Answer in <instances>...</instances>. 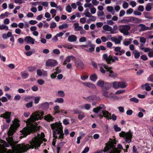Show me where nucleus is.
<instances>
[{"instance_id":"nucleus-1","label":"nucleus","mask_w":153,"mask_h":153,"mask_svg":"<svg viewBox=\"0 0 153 153\" xmlns=\"http://www.w3.org/2000/svg\"><path fill=\"white\" fill-rule=\"evenodd\" d=\"M19 126V124L16 122L14 123L11 125L7 132L8 137L6 138L7 142L0 138V153H4L7 149L4 147H9L10 146L11 147L12 150L14 153L25 152L30 148L33 149L34 148L36 150L40 146L42 143V141L40 134L38 133L30 142L31 145L28 144H25L23 143L18 144L16 146L18 142L14 140L12 136Z\"/></svg>"},{"instance_id":"nucleus-2","label":"nucleus","mask_w":153,"mask_h":153,"mask_svg":"<svg viewBox=\"0 0 153 153\" xmlns=\"http://www.w3.org/2000/svg\"><path fill=\"white\" fill-rule=\"evenodd\" d=\"M51 126L53 130V137L55 138L53 139L52 144L53 146H55L56 139H63L64 134L63 133L62 123L56 122L55 123L51 124Z\"/></svg>"},{"instance_id":"nucleus-3","label":"nucleus","mask_w":153,"mask_h":153,"mask_svg":"<svg viewBox=\"0 0 153 153\" xmlns=\"http://www.w3.org/2000/svg\"><path fill=\"white\" fill-rule=\"evenodd\" d=\"M44 114V113L43 111H37L32 114L30 118L27 119L26 123L32 124L36 120H41L43 118L42 116Z\"/></svg>"},{"instance_id":"nucleus-4","label":"nucleus","mask_w":153,"mask_h":153,"mask_svg":"<svg viewBox=\"0 0 153 153\" xmlns=\"http://www.w3.org/2000/svg\"><path fill=\"white\" fill-rule=\"evenodd\" d=\"M132 133L130 130L127 133L122 131L119 134V136L120 137H123L126 142L129 143L131 141V139L132 137Z\"/></svg>"},{"instance_id":"nucleus-5","label":"nucleus","mask_w":153,"mask_h":153,"mask_svg":"<svg viewBox=\"0 0 153 153\" xmlns=\"http://www.w3.org/2000/svg\"><path fill=\"white\" fill-rule=\"evenodd\" d=\"M103 58L108 64H110L111 61L112 62H115V59L117 61L118 60V58L117 57L114 56V57H113L111 55L108 56V54L106 53H105L103 55Z\"/></svg>"},{"instance_id":"nucleus-6","label":"nucleus","mask_w":153,"mask_h":153,"mask_svg":"<svg viewBox=\"0 0 153 153\" xmlns=\"http://www.w3.org/2000/svg\"><path fill=\"white\" fill-rule=\"evenodd\" d=\"M58 64V62L56 60L49 59L46 61L45 65L46 66L53 67L56 66Z\"/></svg>"},{"instance_id":"nucleus-7","label":"nucleus","mask_w":153,"mask_h":153,"mask_svg":"<svg viewBox=\"0 0 153 153\" xmlns=\"http://www.w3.org/2000/svg\"><path fill=\"white\" fill-rule=\"evenodd\" d=\"M86 100L89 101H98L100 100L99 97L96 95H91L87 97Z\"/></svg>"},{"instance_id":"nucleus-8","label":"nucleus","mask_w":153,"mask_h":153,"mask_svg":"<svg viewBox=\"0 0 153 153\" xmlns=\"http://www.w3.org/2000/svg\"><path fill=\"white\" fill-rule=\"evenodd\" d=\"M76 67L78 69H83L84 65L83 62L80 60H77L75 62Z\"/></svg>"},{"instance_id":"nucleus-9","label":"nucleus","mask_w":153,"mask_h":153,"mask_svg":"<svg viewBox=\"0 0 153 153\" xmlns=\"http://www.w3.org/2000/svg\"><path fill=\"white\" fill-rule=\"evenodd\" d=\"M88 44L89 45H88L89 47H91V48H89V50L86 49H84L87 52L92 53L94 51L95 46L94 45L92 44L91 42L90 41L88 42Z\"/></svg>"},{"instance_id":"nucleus-10","label":"nucleus","mask_w":153,"mask_h":153,"mask_svg":"<svg viewBox=\"0 0 153 153\" xmlns=\"http://www.w3.org/2000/svg\"><path fill=\"white\" fill-rule=\"evenodd\" d=\"M103 29L105 31H110V33L111 34H113L116 33L115 32L112 30V28L111 26L106 25H104L102 27Z\"/></svg>"},{"instance_id":"nucleus-11","label":"nucleus","mask_w":153,"mask_h":153,"mask_svg":"<svg viewBox=\"0 0 153 153\" xmlns=\"http://www.w3.org/2000/svg\"><path fill=\"white\" fill-rule=\"evenodd\" d=\"M128 18H130V22L136 23H140L141 22L142 20L133 17H129Z\"/></svg>"},{"instance_id":"nucleus-12","label":"nucleus","mask_w":153,"mask_h":153,"mask_svg":"<svg viewBox=\"0 0 153 153\" xmlns=\"http://www.w3.org/2000/svg\"><path fill=\"white\" fill-rule=\"evenodd\" d=\"M130 29V27L128 25H122L120 26L119 30L121 32H123V31L128 30Z\"/></svg>"},{"instance_id":"nucleus-13","label":"nucleus","mask_w":153,"mask_h":153,"mask_svg":"<svg viewBox=\"0 0 153 153\" xmlns=\"http://www.w3.org/2000/svg\"><path fill=\"white\" fill-rule=\"evenodd\" d=\"M111 86V83L107 82H105L104 83V87L102 88V91H107L110 89Z\"/></svg>"},{"instance_id":"nucleus-14","label":"nucleus","mask_w":153,"mask_h":153,"mask_svg":"<svg viewBox=\"0 0 153 153\" xmlns=\"http://www.w3.org/2000/svg\"><path fill=\"white\" fill-rule=\"evenodd\" d=\"M24 40L27 43H31L32 44H34V39L30 36H27L25 39Z\"/></svg>"},{"instance_id":"nucleus-15","label":"nucleus","mask_w":153,"mask_h":153,"mask_svg":"<svg viewBox=\"0 0 153 153\" xmlns=\"http://www.w3.org/2000/svg\"><path fill=\"white\" fill-rule=\"evenodd\" d=\"M83 84L89 88H93L94 89H96V87L95 85L93 84V83H91V82H85L83 83Z\"/></svg>"},{"instance_id":"nucleus-16","label":"nucleus","mask_w":153,"mask_h":153,"mask_svg":"<svg viewBox=\"0 0 153 153\" xmlns=\"http://www.w3.org/2000/svg\"><path fill=\"white\" fill-rule=\"evenodd\" d=\"M31 133L30 130L28 128H25L23 131L22 134L24 137H26Z\"/></svg>"},{"instance_id":"nucleus-17","label":"nucleus","mask_w":153,"mask_h":153,"mask_svg":"<svg viewBox=\"0 0 153 153\" xmlns=\"http://www.w3.org/2000/svg\"><path fill=\"white\" fill-rule=\"evenodd\" d=\"M101 114H102L104 117L107 119H109L111 115V113L105 110H102Z\"/></svg>"},{"instance_id":"nucleus-18","label":"nucleus","mask_w":153,"mask_h":153,"mask_svg":"<svg viewBox=\"0 0 153 153\" xmlns=\"http://www.w3.org/2000/svg\"><path fill=\"white\" fill-rule=\"evenodd\" d=\"M72 59L74 60H75L76 58L72 55L68 56L66 59H65L63 63V65H65L67 64L66 62H70L71 59Z\"/></svg>"},{"instance_id":"nucleus-19","label":"nucleus","mask_w":153,"mask_h":153,"mask_svg":"<svg viewBox=\"0 0 153 153\" xmlns=\"http://www.w3.org/2000/svg\"><path fill=\"white\" fill-rule=\"evenodd\" d=\"M77 38L76 36L74 35L69 36L68 38V41L70 42H75L76 41Z\"/></svg>"},{"instance_id":"nucleus-20","label":"nucleus","mask_w":153,"mask_h":153,"mask_svg":"<svg viewBox=\"0 0 153 153\" xmlns=\"http://www.w3.org/2000/svg\"><path fill=\"white\" fill-rule=\"evenodd\" d=\"M119 88H125L126 87L127 84L125 82H118Z\"/></svg>"},{"instance_id":"nucleus-21","label":"nucleus","mask_w":153,"mask_h":153,"mask_svg":"<svg viewBox=\"0 0 153 153\" xmlns=\"http://www.w3.org/2000/svg\"><path fill=\"white\" fill-rule=\"evenodd\" d=\"M103 66L104 68L106 70V71L107 72H109V73H113V71L111 70V69L113 68L112 67H108L107 65H106L105 64H103Z\"/></svg>"},{"instance_id":"nucleus-22","label":"nucleus","mask_w":153,"mask_h":153,"mask_svg":"<svg viewBox=\"0 0 153 153\" xmlns=\"http://www.w3.org/2000/svg\"><path fill=\"white\" fill-rule=\"evenodd\" d=\"M120 151L115 147H111V151L109 153H120Z\"/></svg>"},{"instance_id":"nucleus-23","label":"nucleus","mask_w":153,"mask_h":153,"mask_svg":"<svg viewBox=\"0 0 153 153\" xmlns=\"http://www.w3.org/2000/svg\"><path fill=\"white\" fill-rule=\"evenodd\" d=\"M104 83L105 82L103 81L99 80L97 82V85L98 86L101 87L102 89L104 87Z\"/></svg>"},{"instance_id":"nucleus-24","label":"nucleus","mask_w":153,"mask_h":153,"mask_svg":"<svg viewBox=\"0 0 153 153\" xmlns=\"http://www.w3.org/2000/svg\"><path fill=\"white\" fill-rule=\"evenodd\" d=\"M45 119L48 121H52L54 119L52 116L49 114H48L45 116Z\"/></svg>"},{"instance_id":"nucleus-25","label":"nucleus","mask_w":153,"mask_h":153,"mask_svg":"<svg viewBox=\"0 0 153 153\" xmlns=\"http://www.w3.org/2000/svg\"><path fill=\"white\" fill-rule=\"evenodd\" d=\"M111 40L115 42L116 44H119L120 43V40H118V39L116 37H112L111 38Z\"/></svg>"},{"instance_id":"nucleus-26","label":"nucleus","mask_w":153,"mask_h":153,"mask_svg":"<svg viewBox=\"0 0 153 153\" xmlns=\"http://www.w3.org/2000/svg\"><path fill=\"white\" fill-rule=\"evenodd\" d=\"M90 78L91 81L95 82L97 79V76L96 74H94L91 75L90 77Z\"/></svg>"},{"instance_id":"nucleus-27","label":"nucleus","mask_w":153,"mask_h":153,"mask_svg":"<svg viewBox=\"0 0 153 153\" xmlns=\"http://www.w3.org/2000/svg\"><path fill=\"white\" fill-rule=\"evenodd\" d=\"M57 95L58 97H63L65 96V94L63 91H59L58 92Z\"/></svg>"},{"instance_id":"nucleus-28","label":"nucleus","mask_w":153,"mask_h":153,"mask_svg":"<svg viewBox=\"0 0 153 153\" xmlns=\"http://www.w3.org/2000/svg\"><path fill=\"white\" fill-rule=\"evenodd\" d=\"M110 144L109 145L108 147V149L110 150V151H111V147H114L115 146L114 145L116 144V141H111L110 142Z\"/></svg>"},{"instance_id":"nucleus-29","label":"nucleus","mask_w":153,"mask_h":153,"mask_svg":"<svg viewBox=\"0 0 153 153\" xmlns=\"http://www.w3.org/2000/svg\"><path fill=\"white\" fill-rule=\"evenodd\" d=\"M10 14V13L7 12H6L4 14L2 13L0 15V19H2L5 17L8 16V14Z\"/></svg>"},{"instance_id":"nucleus-30","label":"nucleus","mask_w":153,"mask_h":153,"mask_svg":"<svg viewBox=\"0 0 153 153\" xmlns=\"http://www.w3.org/2000/svg\"><path fill=\"white\" fill-rule=\"evenodd\" d=\"M108 75L110 77L114 78L117 77V74L114 72L113 71V73H110L109 74H108Z\"/></svg>"},{"instance_id":"nucleus-31","label":"nucleus","mask_w":153,"mask_h":153,"mask_svg":"<svg viewBox=\"0 0 153 153\" xmlns=\"http://www.w3.org/2000/svg\"><path fill=\"white\" fill-rule=\"evenodd\" d=\"M133 53H134V58L135 59L138 58L140 55V53L139 52H137V51L135 50L133 52Z\"/></svg>"},{"instance_id":"nucleus-32","label":"nucleus","mask_w":153,"mask_h":153,"mask_svg":"<svg viewBox=\"0 0 153 153\" xmlns=\"http://www.w3.org/2000/svg\"><path fill=\"white\" fill-rule=\"evenodd\" d=\"M42 105L43 108L45 109H48L49 107V103L47 102L42 104Z\"/></svg>"},{"instance_id":"nucleus-33","label":"nucleus","mask_w":153,"mask_h":153,"mask_svg":"<svg viewBox=\"0 0 153 153\" xmlns=\"http://www.w3.org/2000/svg\"><path fill=\"white\" fill-rule=\"evenodd\" d=\"M11 112H9V113H8V115H9L8 116H6V117L4 119H6V122L7 123H9L10 121V116L11 115Z\"/></svg>"},{"instance_id":"nucleus-34","label":"nucleus","mask_w":153,"mask_h":153,"mask_svg":"<svg viewBox=\"0 0 153 153\" xmlns=\"http://www.w3.org/2000/svg\"><path fill=\"white\" fill-rule=\"evenodd\" d=\"M68 27V25L66 23L63 24L62 25H60L59 27V29L62 30L63 28H66Z\"/></svg>"},{"instance_id":"nucleus-35","label":"nucleus","mask_w":153,"mask_h":153,"mask_svg":"<svg viewBox=\"0 0 153 153\" xmlns=\"http://www.w3.org/2000/svg\"><path fill=\"white\" fill-rule=\"evenodd\" d=\"M150 4H153V3H148L147 5L145 7V9L147 11H149L152 9V7L150 5Z\"/></svg>"},{"instance_id":"nucleus-36","label":"nucleus","mask_w":153,"mask_h":153,"mask_svg":"<svg viewBox=\"0 0 153 153\" xmlns=\"http://www.w3.org/2000/svg\"><path fill=\"white\" fill-rule=\"evenodd\" d=\"M113 87L116 89L119 88L118 82L115 81L113 82L112 85Z\"/></svg>"},{"instance_id":"nucleus-37","label":"nucleus","mask_w":153,"mask_h":153,"mask_svg":"<svg viewBox=\"0 0 153 153\" xmlns=\"http://www.w3.org/2000/svg\"><path fill=\"white\" fill-rule=\"evenodd\" d=\"M54 102H55L62 103L64 102V100L62 98H57L56 99Z\"/></svg>"},{"instance_id":"nucleus-38","label":"nucleus","mask_w":153,"mask_h":153,"mask_svg":"<svg viewBox=\"0 0 153 153\" xmlns=\"http://www.w3.org/2000/svg\"><path fill=\"white\" fill-rule=\"evenodd\" d=\"M138 26L140 27V30L143 31L146 30V26L143 24H140Z\"/></svg>"},{"instance_id":"nucleus-39","label":"nucleus","mask_w":153,"mask_h":153,"mask_svg":"<svg viewBox=\"0 0 153 153\" xmlns=\"http://www.w3.org/2000/svg\"><path fill=\"white\" fill-rule=\"evenodd\" d=\"M0 29L1 30L5 29L6 30H7L8 29V27L7 26L2 24L1 26Z\"/></svg>"},{"instance_id":"nucleus-40","label":"nucleus","mask_w":153,"mask_h":153,"mask_svg":"<svg viewBox=\"0 0 153 153\" xmlns=\"http://www.w3.org/2000/svg\"><path fill=\"white\" fill-rule=\"evenodd\" d=\"M143 14L145 17L146 18L149 19H152V17L149 16V13L147 12H145L143 13Z\"/></svg>"},{"instance_id":"nucleus-41","label":"nucleus","mask_w":153,"mask_h":153,"mask_svg":"<svg viewBox=\"0 0 153 153\" xmlns=\"http://www.w3.org/2000/svg\"><path fill=\"white\" fill-rule=\"evenodd\" d=\"M21 76L22 78L26 79L28 77L29 74L28 73H25L21 72Z\"/></svg>"},{"instance_id":"nucleus-42","label":"nucleus","mask_w":153,"mask_h":153,"mask_svg":"<svg viewBox=\"0 0 153 153\" xmlns=\"http://www.w3.org/2000/svg\"><path fill=\"white\" fill-rule=\"evenodd\" d=\"M146 87V91H149L151 90V87L149 86V85L148 83H146L145 84Z\"/></svg>"},{"instance_id":"nucleus-43","label":"nucleus","mask_w":153,"mask_h":153,"mask_svg":"<svg viewBox=\"0 0 153 153\" xmlns=\"http://www.w3.org/2000/svg\"><path fill=\"white\" fill-rule=\"evenodd\" d=\"M114 128L115 131L116 132L120 131L121 130V128L118 127L116 125H115L114 126Z\"/></svg>"},{"instance_id":"nucleus-44","label":"nucleus","mask_w":153,"mask_h":153,"mask_svg":"<svg viewBox=\"0 0 153 153\" xmlns=\"http://www.w3.org/2000/svg\"><path fill=\"white\" fill-rule=\"evenodd\" d=\"M100 109L99 107H97L96 108H94L93 111L94 113H97L99 112L100 111Z\"/></svg>"},{"instance_id":"nucleus-45","label":"nucleus","mask_w":153,"mask_h":153,"mask_svg":"<svg viewBox=\"0 0 153 153\" xmlns=\"http://www.w3.org/2000/svg\"><path fill=\"white\" fill-rule=\"evenodd\" d=\"M130 100L131 101L134 102L135 103H137L139 102L138 100L134 97L131 98L130 99Z\"/></svg>"},{"instance_id":"nucleus-46","label":"nucleus","mask_w":153,"mask_h":153,"mask_svg":"<svg viewBox=\"0 0 153 153\" xmlns=\"http://www.w3.org/2000/svg\"><path fill=\"white\" fill-rule=\"evenodd\" d=\"M9 113V112L6 111L3 114H1L0 115V117H3L4 118H5L6 117V116H8V113Z\"/></svg>"},{"instance_id":"nucleus-47","label":"nucleus","mask_w":153,"mask_h":153,"mask_svg":"<svg viewBox=\"0 0 153 153\" xmlns=\"http://www.w3.org/2000/svg\"><path fill=\"white\" fill-rule=\"evenodd\" d=\"M71 8L69 5H67L66 7V10L68 13H70L71 12Z\"/></svg>"},{"instance_id":"nucleus-48","label":"nucleus","mask_w":153,"mask_h":153,"mask_svg":"<svg viewBox=\"0 0 153 153\" xmlns=\"http://www.w3.org/2000/svg\"><path fill=\"white\" fill-rule=\"evenodd\" d=\"M63 47L65 48H68V49H71L72 48L73 45H64Z\"/></svg>"},{"instance_id":"nucleus-49","label":"nucleus","mask_w":153,"mask_h":153,"mask_svg":"<svg viewBox=\"0 0 153 153\" xmlns=\"http://www.w3.org/2000/svg\"><path fill=\"white\" fill-rule=\"evenodd\" d=\"M146 39L143 37H141L140 38V42L141 43H144L146 42Z\"/></svg>"},{"instance_id":"nucleus-50","label":"nucleus","mask_w":153,"mask_h":153,"mask_svg":"<svg viewBox=\"0 0 153 153\" xmlns=\"http://www.w3.org/2000/svg\"><path fill=\"white\" fill-rule=\"evenodd\" d=\"M123 7L124 9H126L127 8L128 6V3L126 2L125 1L123 4Z\"/></svg>"},{"instance_id":"nucleus-51","label":"nucleus","mask_w":153,"mask_h":153,"mask_svg":"<svg viewBox=\"0 0 153 153\" xmlns=\"http://www.w3.org/2000/svg\"><path fill=\"white\" fill-rule=\"evenodd\" d=\"M33 105V102H31L26 105V106L27 108H30Z\"/></svg>"},{"instance_id":"nucleus-52","label":"nucleus","mask_w":153,"mask_h":153,"mask_svg":"<svg viewBox=\"0 0 153 153\" xmlns=\"http://www.w3.org/2000/svg\"><path fill=\"white\" fill-rule=\"evenodd\" d=\"M100 110H104L106 108L105 106L103 104H101L100 106H98Z\"/></svg>"},{"instance_id":"nucleus-53","label":"nucleus","mask_w":153,"mask_h":153,"mask_svg":"<svg viewBox=\"0 0 153 153\" xmlns=\"http://www.w3.org/2000/svg\"><path fill=\"white\" fill-rule=\"evenodd\" d=\"M65 143L63 142H59L58 143L57 146L60 147V148H62L63 147Z\"/></svg>"},{"instance_id":"nucleus-54","label":"nucleus","mask_w":153,"mask_h":153,"mask_svg":"<svg viewBox=\"0 0 153 153\" xmlns=\"http://www.w3.org/2000/svg\"><path fill=\"white\" fill-rule=\"evenodd\" d=\"M117 116L115 115L114 114H112V116H111V117H110V118H109V119H112V120L114 121L115 120L117 119Z\"/></svg>"},{"instance_id":"nucleus-55","label":"nucleus","mask_w":153,"mask_h":153,"mask_svg":"<svg viewBox=\"0 0 153 153\" xmlns=\"http://www.w3.org/2000/svg\"><path fill=\"white\" fill-rule=\"evenodd\" d=\"M112 46V44L111 42H108L106 43V46L107 48H110Z\"/></svg>"},{"instance_id":"nucleus-56","label":"nucleus","mask_w":153,"mask_h":153,"mask_svg":"<svg viewBox=\"0 0 153 153\" xmlns=\"http://www.w3.org/2000/svg\"><path fill=\"white\" fill-rule=\"evenodd\" d=\"M138 10L139 11L143 12L144 10L143 6L142 5H140L138 8Z\"/></svg>"},{"instance_id":"nucleus-57","label":"nucleus","mask_w":153,"mask_h":153,"mask_svg":"<svg viewBox=\"0 0 153 153\" xmlns=\"http://www.w3.org/2000/svg\"><path fill=\"white\" fill-rule=\"evenodd\" d=\"M140 59L146 61L148 59L146 56L145 55H142L140 56Z\"/></svg>"},{"instance_id":"nucleus-58","label":"nucleus","mask_w":153,"mask_h":153,"mask_svg":"<svg viewBox=\"0 0 153 153\" xmlns=\"http://www.w3.org/2000/svg\"><path fill=\"white\" fill-rule=\"evenodd\" d=\"M85 117V115L83 114H79L78 116V119L81 120H82L83 118Z\"/></svg>"},{"instance_id":"nucleus-59","label":"nucleus","mask_w":153,"mask_h":153,"mask_svg":"<svg viewBox=\"0 0 153 153\" xmlns=\"http://www.w3.org/2000/svg\"><path fill=\"white\" fill-rule=\"evenodd\" d=\"M56 26V24L54 22H53L51 24L50 27L51 28H55Z\"/></svg>"},{"instance_id":"nucleus-60","label":"nucleus","mask_w":153,"mask_h":153,"mask_svg":"<svg viewBox=\"0 0 153 153\" xmlns=\"http://www.w3.org/2000/svg\"><path fill=\"white\" fill-rule=\"evenodd\" d=\"M53 52L56 54H59L60 53L59 50L57 49H54L53 50Z\"/></svg>"},{"instance_id":"nucleus-61","label":"nucleus","mask_w":153,"mask_h":153,"mask_svg":"<svg viewBox=\"0 0 153 153\" xmlns=\"http://www.w3.org/2000/svg\"><path fill=\"white\" fill-rule=\"evenodd\" d=\"M37 23V22L35 20H31L29 21V23L31 25H34Z\"/></svg>"},{"instance_id":"nucleus-62","label":"nucleus","mask_w":153,"mask_h":153,"mask_svg":"<svg viewBox=\"0 0 153 153\" xmlns=\"http://www.w3.org/2000/svg\"><path fill=\"white\" fill-rule=\"evenodd\" d=\"M86 41V39L85 37H82L80 38L79 41L80 42H84Z\"/></svg>"},{"instance_id":"nucleus-63","label":"nucleus","mask_w":153,"mask_h":153,"mask_svg":"<svg viewBox=\"0 0 153 153\" xmlns=\"http://www.w3.org/2000/svg\"><path fill=\"white\" fill-rule=\"evenodd\" d=\"M133 113L131 109L128 110L126 111V114L128 115H130L132 114Z\"/></svg>"},{"instance_id":"nucleus-64","label":"nucleus","mask_w":153,"mask_h":153,"mask_svg":"<svg viewBox=\"0 0 153 153\" xmlns=\"http://www.w3.org/2000/svg\"><path fill=\"white\" fill-rule=\"evenodd\" d=\"M89 149L88 147H85L84 150L82 151V153H86L88 152Z\"/></svg>"}]
</instances>
